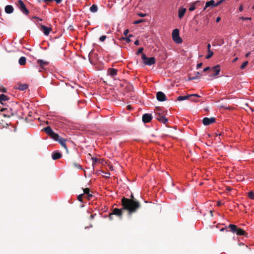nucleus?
<instances>
[{"label":"nucleus","instance_id":"1","mask_svg":"<svg viewBox=\"0 0 254 254\" xmlns=\"http://www.w3.org/2000/svg\"><path fill=\"white\" fill-rule=\"evenodd\" d=\"M121 204L123 209L127 210L129 215L136 212L141 207L140 203L134 198L132 194L130 198L123 197L121 200Z\"/></svg>","mask_w":254,"mask_h":254},{"label":"nucleus","instance_id":"2","mask_svg":"<svg viewBox=\"0 0 254 254\" xmlns=\"http://www.w3.org/2000/svg\"><path fill=\"white\" fill-rule=\"evenodd\" d=\"M155 118L160 122L166 124L168 122V119L165 117L167 111L163 110L160 107H156L155 110Z\"/></svg>","mask_w":254,"mask_h":254},{"label":"nucleus","instance_id":"3","mask_svg":"<svg viewBox=\"0 0 254 254\" xmlns=\"http://www.w3.org/2000/svg\"><path fill=\"white\" fill-rule=\"evenodd\" d=\"M229 231L234 234H236L238 236H244L248 237V234L243 229L238 227L237 225L234 224H230L228 226Z\"/></svg>","mask_w":254,"mask_h":254},{"label":"nucleus","instance_id":"4","mask_svg":"<svg viewBox=\"0 0 254 254\" xmlns=\"http://www.w3.org/2000/svg\"><path fill=\"white\" fill-rule=\"evenodd\" d=\"M141 59L143 61V64L145 65L151 66L155 64L156 62L154 57L148 58L144 54H142Z\"/></svg>","mask_w":254,"mask_h":254},{"label":"nucleus","instance_id":"5","mask_svg":"<svg viewBox=\"0 0 254 254\" xmlns=\"http://www.w3.org/2000/svg\"><path fill=\"white\" fill-rule=\"evenodd\" d=\"M15 4L19 8L20 11L24 14L28 15L29 11L26 8L25 4L22 0H17Z\"/></svg>","mask_w":254,"mask_h":254},{"label":"nucleus","instance_id":"6","mask_svg":"<svg viewBox=\"0 0 254 254\" xmlns=\"http://www.w3.org/2000/svg\"><path fill=\"white\" fill-rule=\"evenodd\" d=\"M220 71L219 65H217L212 67H210L208 74L209 77L215 76L219 74Z\"/></svg>","mask_w":254,"mask_h":254},{"label":"nucleus","instance_id":"7","mask_svg":"<svg viewBox=\"0 0 254 254\" xmlns=\"http://www.w3.org/2000/svg\"><path fill=\"white\" fill-rule=\"evenodd\" d=\"M172 38L175 42L178 44L182 42V39L179 35V30L178 29H175L172 32Z\"/></svg>","mask_w":254,"mask_h":254},{"label":"nucleus","instance_id":"8","mask_svg":"<svg viewBox=\"0 0 254 254\" xmlns=\"http://www.w3.org/2000/svg\"><path fill=\"white\" fill-rule=\"evenodd\" d=\"M215 121L216 119L214 117H211L210 118L205 117L202 120V123L204 126H208L212 123H215Z\"/></svg>","mask_w":254,"mask_h":254},{"label":"nucleus","instance_id":"9","mask_svg":"<svg viewBox=\"0 0 254 254\" xmlns=\"http://www.w3.org/2000/svg\"><path fill=\"white\" fill-rule=\"evenodd\" d=\"M156 98L160 102L165 101L167 100L165 94L161 91H159L156 93Z\"/></svg>","mask_w":254,"mask_h":254},{"label":"nucleus","instance_id":"10","mask_svg":"<svg viewBox=\"0 0 254 254\" xmlns=\"http://www.w3.org/2000/svg\"><path fill=\"white\" fill-rule=\"evenodd\" d=\"M118 71V70L115 68H109L107 70V74L111 76L112 78L115 79L117 74Z\"/></svg>","mask_w":254,"mask_h":254},{"label":"nucleus","instance_id":"11","mask_svg":"<svg viewBox=\"0 0 254 254\" xmlns=\"http://www.w3.org/2000/svg\"><path fill=\"white\" fill-rule=\"evenodd\" d=\"M123 210H124V209H123V207L121 209L116 208L113 209V210L112 211V214L115 215L119 217L120 218H122V216H123Z\"/></svg>","mask_w":254,"mask_h":254},{"label":"nucleus","instance_id":"12","mask_svg":"<svg viewBox=\"0 0 254 254\" xmlns=\"http://www.w3.org/2000/svg\"><path fill=\"white\" fill-rule=\"evenodd\" d=\"M152 119V116L150 114H145L143 115L142 120L144 123H149Z\"/></svg>","mask_w":254,"mask_h":254},{"label":"nucleus","instance_id":"13","mask_svg":"<svg viewBox=\"0 0 254 254\" xmlns=\"http://www.w3.org/2000/svg\"><path fill=\"white\" fill-rule=\"evenodd\" d=\"M41 30L43 31L45 35L48 36L50 32L51 31L52 28L51 27H46L42 24H40Z\"/></svg>","mask_w":254,"mask_h":254},{"label":"nucleus","instance_id":"14","mask_svg":"<svg viewBox=\"0 0 254 254\" xmlns=\"http://www.w3.org/2000/svg\"><path fill=\"white\" fill-rule=\"evenodd\" d=\"M9 100V97L4 94H0V103L2 105L5 104V102Z\"/></svg>","mask_w":254,"mask_h":254},{"label":"nucleus","instance_id":"15","mask_svg":"<svg viewBox=\"0 0 254 254\" xmlns=\"http://www.w3.org/2000/svg\"><path fill=\"white\" fill-rule=\"evenodd\" d=\"M201 75V73L199 71L194 72L193 75L192 74L190 75V76L189 77V80H192L196 79Z\"/></svg>","mask_w":254,"mask_h":254},{"label":"nucleus","instance_id":"16","mask_svg":"<svg viewBox=\"0 0 254 254\" xmlns=\"http://www.w3.org/2000/svg\"><path fill=\"white\" fill-rule=\"evenodd\" d=\"M37 63L42 69H45V66L49 64V62L42 60H38Z\"/></svg>","mask_w":254,"mask_h":254},{"label":"nucleus","instance_id":"17","mask_svg":"<svg viewBox=\"0 0 254 254\" xmlns=\"http://www.w3.org/2000/svg\"><path fill=\"white\" fill-rule=\"evenodd\" d=\"M186 11V8L184 7H180L178 10V17L179 19H182L184 16L185 12Z\"/></svg>","mask_w":254,"mask_h":254},{"label":"nucleus","instance_id":"18","mask_svg":"<svg viewBox=\"0 0 254 254\" xmlns=\"http://www.w3.org/2000/svg\"><path fill=\"white\" fill-rule=\"evenodd\" d=\"M58 141L61 144L62 146L64 147L66 149L67 152L68 151V149H67V147L66 145V140L65 139L63 138L60 137Z\"/></svg>","mask_w":254,"mask_h":254},{"label":"nucleus","instance_id":"19","mask_svg":"<svg viewBox=\"0 0 254 254\" xmlns=\"http://www.w3.org/2000/svg\"><path fill=\"white\" fill-rule=\"evenodd\" d=\"M5 12L7 14H11L14 11L13 6L11 5H7L4 8Z\"/></svg>","mask_w":254,"mask_h":254},{"label":"nucleus","instance_id":"20","mask_svg":"<svg viewBox=\"0 0 254 254\" xmlns=\"http://www.w3.org/2000/svg\"><path fill=\"white\" fill-rule=\"evenodd\" d=\"M62 156V154L58 152H53L52 155V159L54 160L61 158Z\"/></svg>","mask_w":254,"mask_h":254},{"label":"nucleus","instance_id":"21","mask_svg":"<svg viewBox=\"0 0 254 254\" xmlns=\"http://www.w3.org/2000/svg\"><path fill=\"white\" fill-rule=\"evenodd\" d=\"M209 6L215 7V2L214 0H210L209 1L206 2L205 6L204 8V10Z\"/></svg>","mask_w":254,"mask_h":254},{"label":"nucleus","instance_id":"22","mask_svg":"<svg viewBox=\"0 0 254 254\" xmlns=\"http://www.w3.org/2000/svg\"><path fill=\"white\" fill-rule=\"evenodd\" d=\"M84 194L87 195V197L88 199H90L91 197L93 196L92 194L90 193V189L89 188H85L83 189Z\"/></svg>","mask_w":254,"mask_h":254},{"label":"nucleus","instance_id":"23","mask_svg":"<svg viewBox=\"0 0 254 254\" xmlns=\"http://www.w3.org/2000/svg\"><path fill=\"white\" fill-rule=\"evenodd\" d=\"M44 129L45 131L49 135H51L54 132L51 127L49 126L46 127Z\"/></svg>","mask_w":254,"mask_h":254},{"label":"nucleus","instance_id":"24","mask_svg":"<svg viewBox=\"0 0 254 254\" xmlns=\"http://www.w3.org/2000/svg\"><path fill=\"white\" fill-rule=\"evenodd\" d=\"M28 88V85L26 84H20L18 85L17 88L19 90L23 91L26 90Z\"/></svg>","mask_w":254,"mask_h":254},{"label":"nucleus","instance_id":"25","mask_svg":"<svg viewBox=\"0 0 254 254\" xmlns=\"http://www.w3.org/2000/svg\"><path fill=\"white\" fill-rule=\"evenodd\" d=\"M26 59L24 57H21L20 58L18 61L19 64L21 65H24L26 64Z\"/></svg>","mask_w":254,"mask_h":254},{"label":"nucleus","instance_id":"26","mask_svg":"<svg viewBox=\"0 0 254 254\" xmlns=\"http://www.w3.org/2000/svg\"><path fill=\"white\" fill-rule=\"evenodd\" d=\"M72 165L74 168L79 169V170H82V166L77 162H72Z\"/></svg>","mask_w":254,"mask_h":254},{"label":"nucleus","instance_id":"27","mask_svg":"<svg viewBox=\"0 0 254 254\" xmlns=\"http://www.w3.org/2000/svg\"><path fill=\"white\" fill-rule=\"evenodd\" d=\"M53 139H55L56 141H58L59 139L60 138L59 134L54 131L53 132L51 135H50Z\"/></svg>","mask_w":254,"mask_h":254},{"label":"nucleus","instance_id":"28","mask_svg":"<svg viewBox=\"0 0 254 254\" xmlns=\"http://www.w3.org/2000/svg\"><path fill=\"white\" fill-rule=\"evenodd\" d=\"M190 96H189V95L184 96H179L178 97L177 100L178 101H183V100H189L190 99Z\"/></svg>","mask_w":254,"mask_h":254},{"label":"nucleus","instance_id":"29","mask_svg":"<svg viewBox=\"0 0 254 254\" xmlns=\"http://www.w3.org/2000/svg\"><path fill=\"white\" fill-rule=\"evenodd\" d=\"M62 0H43V1L46 3L55 1L57 4L60 3Z\"/></svg>","mask_w":254,"mask_h":254},{"label":"nucleus","instance_id":"30","mask_svg":"<svg viewBox=\"0 0 254 254\" xmlns=\"http://www.w3.org/2000/svg\"><path fill=\"white\" fill-rule=\"evenodd\" d=\"M98 10V7L95 4H93L90 7V10L92 12H96Z\"/></svg>","mask_w":254,"mask_h":254},{"label":"nucleus","instance_id":"31","mask_svg":"<svg viewBox=\"0 0 254 254\" xmlns=\"http://www.w3.org/2000/svg\"><path fill=\"white\" fill-rule=\"evenodd\" d=\"M207 52H208V54L206 56V59H209L213 55V52L211 50V51H208Z\"/></svg>","mask_w":254,"mask_h":254},{"label":"nucleus","instance_id":"32","mask_svg":"<svg viewBox=\"0 0 254 254\" xmlns=\"http://www.w3.org/2000/svg\"><path fill=\"white\" fill-rule=\"evenodd\" d=\"M197 2V1L195 2H194L193 3H192L190 5V7L189 10L190 11H192L193 10H194L195 9V4Z\"/></svg>","mask_w":254,"mask_h":254},{"label":"nucleus","instance_id":"33","mask_svg":"<svg viewBox=\"0 0 254 254\" xmlns=\"http://www.w3.org/2000/svg\"><path fill=\"white\" fill-rule=\"evenodd\" d=\"M248 197L252 199H254V192L252 191L249 192Z\"/></svg>","mask_w":254,"mask_h":254},{"label":"nucleus","instance_id":"34","mask_svg":"<svg viewBox=\"0 0 254 254\" xmlns=\"http://www.w3.org/2000/svg\"><path fill=\"white\" fill-rule=\"evenodd\" d=\"M248 61H246L243 63V64L241 66V69H243L245 68V67L248 65Z\"/></svg>","mask_w":254,"mask_h":254},{"label":"nucleus","instance_id":"35","mask_svg":"<svg viewBox=\"0 0 254 254\" xmlns=\"http://www.w3.org/2000/svg\"><path fill=\"white\" fill-rule=\"evenodd\" d=\"M143 50H144V49L142 47H141V48H139L138 49L137 52L136 53V55H139L140 54H143L142 52L143 51Z\"/></svg>","mask_w":254,"mask_h":254},{"label":"nucleus","instance_id":"36","mask_svg":"<svg viewBox=\"0 0 254 254\" xmlns=\"http://www.w3.org/2000/svg\"><path fill=\"white\" fill-rule=\"evenodd\" d=\"M121 39L125 40L127 43H129L131 41L129 37H122Z\"/></svg>","mask_w":254,"mask_h":254},{"label":"nucleus","instance_id":"37","mask_svg":"<svg viewBox=\"0 0 254 254\" xmlns=\"http://www.w3.org/2000/svg\"><path fill=\"white\" fill-rule=\"evenodd\" d=\"M84 195V194H80L77 196V199L78 201L80 202H82V197Z\"/></svg>","mask_w":254,"mask_h":254},{"label":"nucleus","instance_id":"38","mask_svg":"<svg viewBox=\"0 0 254 254\" xmlns=\"http://www.w3.org/2000/svg\"><path fill=\"white\" fill-rule=\"evenodd\" d=\"M143 21H144V19H139V20H137L133 22V24H138L139 23L143 22Z\"/></svg>","mask_w":254,"mask_h":254},{"label":"nucleus","instance_id":"39","mask_svg":"<svg viewBox=\"0 0 254 254\" xmlns=\"http://www.w3.org/2000/svg\"><path fill=\"white\" fill-rule=\"evenodd\" d=\"M107 36L106 35H103L100 37V41L101 42H103L106 39Z\"/></svg>","mask_w":254,"mask_h":254},{"label":"nucleus","instance_id":"40","mask_svg":"<svg viewBox=\"0 0 254 254\" xmlns=\"http://www.w3.org/2000/svg\"><path fill=\"white\" fill-rule=\"evenodd\" d=\"M92 164L94 165L97 162L98 159L97 158H92Z\"/></svg>","mask_w":254,"mask_h":254},{"label":"nucleus","instance_id":"41","mask_svg":"<svg viewBox=\"0 0 254 254\" xmlns=\"http://www.w3.org/2000/svg\"><path fill=\"white\" fill-rule=\"evenodd\" d=\"M7 89L3 87H0V91L2 92L5 93L6 92Z\"/></svg>","mask_w":254,"mask_h":254},{"label":"nucleus","instance_id":"42","mask_svg":"<svg viewBox=\"0 0 254 254\" xmlns=\"http://www.w3.org/2000/svg\"><path fill=\"white\" fill-rule=\"evenodd\" d=\"M240 19L243 20H251L252 19L251 17H241Z\"/></svg>","mask_w":254,"mask_h":254},{"label":"nucleus","instance_id":"43","mask_svg":"<svg viewBox=\"0 0 254 254\" xmlns=\"http://www.w3.org/2000/svg\"><path fill=\"white\" fill-rule=\"evenodd\" d=\"M223 1V0H221L219 1V2H217L216 3H215V7H216L220 5L222 2Z\"/></svg>","mask_w":254,"mask_h":254},{"label":"nucleus","instance_id":"44","mask_svg":"<svg viewBox=\"0 0 254 254\" xmlns=\"http://www.w3.org/2000/svg\"><path fill=\"white\" fill-rule=\"evenodd\" d=\"M138 15L140 17H144L146 15V13H138Z\"/></svg>","mask_w":254,"mask_h":254},{"label":"nucleus","instance_id":"45","mask_svg":"<svg viewBox=\"0 0 254 254\" xmlns=\"http://www.w3.org/2000/svg\"><path fill=\"white\" fill-rule=\"evenodd\" d=\"M202 65V63H199L197 64L196 65V68L197 69H198L199 68H200Z\"/></svg>","mask_w":254,"mask_h":254},{"label":"nucleus","instance_id":"46","mask_svg":"<svg viewBox=\"0 0 254 254\" xmlns=\"http://www.w3.org/2000/svg\"><path fill=\"white\" fill-rule=\"evenodd\" d=\"M210 69V67H206V68H204L203 70V71L204 72H206V71H208V72H209V70Z\"/></svg>","mask_w":254,"mask_h":254},{"label":"nucleus","instance_id":"47","mask_svg":"<svg viewBox=\"0 0 254 254\" xmlns=\"http://www.w3.org/2000/svg\"><path fill=\"white\" fill-rule=\"evenodd\" d=\"M32 18L33 19H36L37 20H38L39 21H42V19L41 18H39V17H37L36 16H33L32 17Z\"/></svg>","mask_w":254,"mask_h":254},{"label":"nucleus","instance_id":"48","mask_svg":"<svg viewBox=\"0 0 254 254\" xmlns=\"http://www.w3.org/2000/svg\"><path fill=\"white\" fill-rule=\"evenodd\" d=\"M128 32H129L128 29H126V30L124 31V34L126 36H127V34H128Z\"/></svg>","mask_w":254,"mask_h":254},{"label":"nucleus","instance_id":"49","mask_svg":"<svg viewBox=\"0 0 254 254\" xmlns=\"http://www.w3.org/2000/svg\"><path fill=\"white\" fill-rule=\"evenodd\" d=\"M96 215V214H92L90 216V219H93L94 218L95 216Z\"/></svg>","mask_w":254,"mask_h":254},{"label":"nucleus","instance_id":"50","mask_svg":"<svg viewBox=\"0 0 254 254\" xmlns=\"http://www.w3.org/2000/svg\"><path fill=\"white\" fill-rule=\"evenodd\" d=\"M189 96H190V97H191V96H195V97H200L199 95H198L197 94H191V95H190Z\"/></svg>","mask_w":254,"mask_h":254},{"label":"nucleus","instance_id":"51","mask_svg":"<svg viewBox=\"0 0 254 254\" xmlns=\"http://www.w3.org/2000/svg\"><path fill=\"white\" fill-rule=\"evenodd\" d=\"M239 10H240V11H242L243 10L244 8H243V5H242V4H241V5L239 6Z\"/></svg>","mask_w":254,"mask_h":254},{"label":"nucleus","instance_id":"52","mask_svg":"<svg viewBox=\"0 0 254 254\" xmlns=\"http://www.w3.org/2000/svg\"><path fill=\"white\" fill-rule=\"evenodd\" d=\"M210 48H211V45L210 44H208L207 46V51H211L210 50Z\"/></svg>","mask_w":254,"mask_h":254},{"label":"nucleus","instance_id":"53","mask_svg":"<svg viewBox=\"0 0 254 254\" xmlns=\"http://www.w3.org/2000/svg\"><path fill=\"white\" fill-rule=\"evenodd\" d=\"M139 44V41L138 40H136L135 42H134V45L137 46Z\"/></svg>","mask_w":254,"mask_h":254},{"label":"nucleus","instance_id":"54","mask_svg":"<svg viewBox=\"0 0 254 254\" xmlns=\"http://www.w3.org/2000/svg\"><path fill=\"white\" fill-rule=\"evenodd\" d=\"M114 214H112V212L109 215V218H110V220H112L113 219V215Z\"/></svg>","mask_w":254,"mask_h":254},{"label":"nucleus","instance_id":"55","mask_svg":"<svg viewBox=\"0 0 254 254\" xmlns=\"http://www.w3.org/2000/svg\"><path fill=\"white\" fill-rule=\"evenodd\" d=\"M227 229H229L228 227H225V228H222V229H221L220 231H223L224 230H227Z\"/></svg>","mask_w":254,"mask_h":254},{"label":"nucleus","instance_id":"56","mask_svg":"<svg viewBox=\"0 0 254 254\" xmlns=\"http://www.w3.org/2000/svg\"><path fill=\"white\" fill-rule=\"evenodd\" d=\"M226 190L229 191L231 190V188L229 187H228L226 188Z\"/></svg>","mask_w":254,"mask_h":254},{"label":"nucleus","instance_id":"57","mask_svg":"<svg viewBox=\"0 0 254 254\" xmlns=\"http://www.w3.org/2000/svg\"><path fill=\"white\" fill-rule=\"evenodd\" d=\"M220 19H221L220 17H218L216 18V22H219V21L220 20Z\"/></svg>","mask_w":254,"mask_h":254},{"label":"nucleus","instance_id":"58","mask_svg":"<svg viewBox=\"0 0 254 254\" xmlns=\"http://www.w3.org/2000/svg\"><path fill=\"white\" fill-rule=\"evenodd\" d=\"M250 54H251L250 52L247 53L245 55L246 57V58L248 57L250 55Z\"/></svg>","mask_w":254,"mask_h":254},{"label":"nucleus","instance_id":"59","mask_svg":"<svg viewBox=\"0 0 254 254\" xmlns=\"http://www.w3.org/2000/svg\"><path fill=\"white\" fill-rule=\"evenodd\" d=\"M223 44H224V40H221V43L220 44H217V45H219L221 46V45H222Z\"/></svg>","mask_w":254,"mask_h":254},{"label":"nucleus","instance_id":"60","mask_svg":"<svg viewBox=\"0 0 254 254\" xmlns=\"http://www.w3.org/2000/svg\"><path fill=\"white\" fill-rule=\"evenodd\" d=\"M5 110H6V108H1L0 109V111H1V112H3Z\"/></svg>","mask_w":254,"mask_h":254},{"label":"nucleus","instance_id":"61","mask_svg":"<svg viewBox=\"0 0 254 254\" xmlns=\"http://www.w3.org/2000/svg\"><path fill=\"white\" fill-rule=\"evenodd\" d=\"M222 204L221 201H218L217 202V205L220 206Z\"/></svg>","mask_w":254,"mask_h":254},{"label":"nucleus","instance_id":"62","mask_svg":"<svg viewBox=\"0 0 254 254\" xmlns=\"http://www.w3.org/2000/svg\"><path fill=\"white\" fill-rule=\"evenodd\" d=\"M131 106L130 105H128L127 106V109H128V110H130L131 109Z\"/></svg>","mask_w":254,"mask_h":254},{"label":"nucleus","instance_id":"63","mask_svg":"<svg viewBox=\"0 0 254 254\" xmlns=\"http://www.w3.org/2000/svg\"><path fill=\"white\" fill-rule=\"evenodd\" d=\"M132 36H133V35L132 34H130V35H129L128 37H129L130 38V37H131Z\"/></svg>","mask_w":254,"mask_h":254},{"label":"nucleus","instance_id":"64","mask_svg":"<svg viewBox=\"0 0 254 254\" xmlns=\"http://www.w3.org/2000/svg\"><path fill=\"white\" fill-rule=\"evenodd\" d=\"M237 60V58H236V59H235L234 60L233 62H235V61H236Z\"/></svg>","mask_w":254,"mask_h":254}]
</instances>
